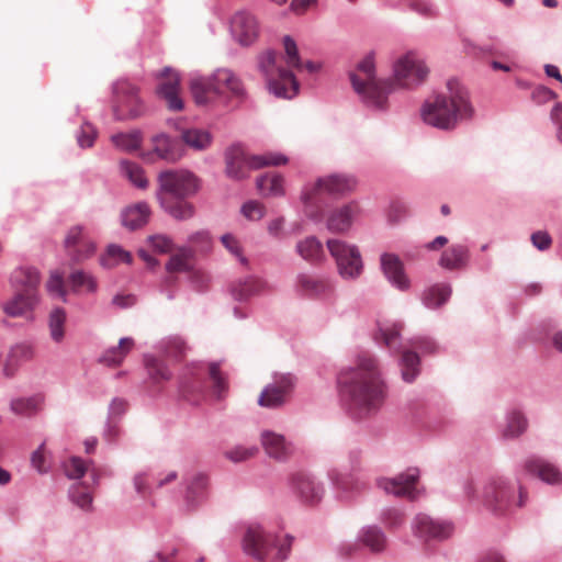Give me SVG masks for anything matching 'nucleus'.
<instances>
[{
	"label": "nucleus",
	"instance_id": "obj_4",
	"mask_svg": "<svg viewBox=\"0 0 562 562\" xmlns=\"http://www.w3.org/2000/svg\"><path fill=\"white\" fill-rule=\"evenodd\" d=\"M157 198L162 209L176 220H189L194 207L186 199L199 190L198 178L188 170H165L158 176Z\"/></svg>",
	"mask_w": 562,
	"mask_h": 562
},
{
	"label": "nucleus",
	"instance_id": "obj_63",
	"mask_svg": "<svg viewBox=\"0 0 562 562\" xmlns=\"http://www.w3.org/2000/svg\"><path fill=\"white\" fill-rule=\"evenodd\" d=\"M532 245L539 250H547L552 244V239L547 232L538 231L531 235Z\"/></svg>",
	"mask_w": 562,
	"mask_h": 562
},
{
	"label": "nucleus",
	"instance_id": "obj_13",
	"mask_svg": "<svg viewBox=\"0 0 562 562\" xmlns=\"http://www.w3.org/2000/svg\"><path fill=\"white\" fill-rule=\"evenodd\" d=\"M114 114L119 120L135 119L143 113L138 90L127 80H117L113 87Z\"/></svg>",
	"mask_w": 562,
	"mask_h": 562
},
{
	"label": "nucleus",
	"instance_id": "obj_28",
	"mask_svg": "<svg viewBox=\"0 0 562 562\" xmlns=\"http://www.w3.org/2000/svg\"><path fill=\"white\" fill-rule=\"evenodd\" d=\"M150 215V210L147 203L140 202L135 205L126 207L122 212V224L131 231L144 226Z\"/></svg>",
	"mask_w": 562,
	"mask_h": 562
},
{
	"label": "nucleus",
	"instance_id": "obj_23",
	"mask_svg": "<svg viewBox=\"0 0 562 562\" xmlns=\"http://www.w3.org/2000/svg\"><path fill=\"white\" fill-rule=\"evenodd\" d=\"M297 289L310 297H327L333 293V286L328 280L310 274L297 277Z\"/></svg>",
	"mask_w": 562,
	"mask_h": 562
},
{
	"label": "nucleus",
	"instance_id": "obj_50",
	"mask_svg": "<svg viewBox=\"0 0 562 562\" xmlns=\"http://www.w3.org/2000/svg\"><path fill=\"white\" fill-rule=\"evenodd\" d=\"M403 326L401 324H379V335L385 346L392 347L400 337Z\"/></svg>",
	"mask_w": 562,
	"mask_h": 562
},
{
	"label": "nucleus",
	"instance_id": "obj_34",
	"mask_svg": "<svg viewBox=\"0 0 562 562\" xmlns=\"http://www.w3.org/2000/svg\"><path fill=\"white\" fill-rule=\"evenodd\" d=\"M133 347L134 340L132 338H122L117 347L110 348L103 353L101 360L108 366H119Z\"/></svg>",
	"mask_w": 562,
	"mask_h": 562
},
{
	"label": "nucleus",
	"instance_id": "obj_38",
	"mask_svg": "<svg viewBox=\"0 0 562 562\" xmlns=\"http://www.w3.org/2000/svg\"><path fill=\"white\" fill-rule=\"evenodd\" d=\"M121 170L124 177H126L135 187L145 189L148 186V180L144 175V170L135 162L128 160H122Z\"/></svg>",
	"mask_w": 562,
	"mask_h": 562
},
{
	"label": "nucleus",
	"instance_id": "obj_37",
	"mask_svg": "<svg viewBox=\"0 0 562 562\" xmlns=\"http://www.w3.org/2000/svg\"><path fill=\"white\" fill-rule=\"evenodd\" d=\"M403 380L411 383L419 373V357L416 352L404 350L401 358Z\"/></svg>",
	"mask_w": 562,
	"mask_h": 562
},
{
	"label": "nucleus",
	"instance_id": "obj_14",
	"mask_svg": "<svg viewBox=\"0 0 562 562\" xmlns=\"http://www.w3.org/2000/svg\"><path fill=\"white\" fill-rule=\"evenodd\" d=\"M418 477V469H408L405 473H402L393 479L381 477L376 483L378 486L383 488L387 494L414 499L416 494L415 486Z\"/></svg>",
	"mask_w": 562,
	"mask_h": 562
},
{
	"label": "nucleus",
	"instance_id": "obj_45",
	"mask_svg": "<svg viewBox=\"0 0 562 562\" xmlns=\"http://www.w3.org/2000/svg\"><path fill=\"white\" fill-rule=\"evenodd\" d=\"M362 543L374 552L382 551L385 548L386 539L383 532L375 528L369 527L361 537Z\"/></svg>",
	"mask_w": 562,
	"mask_h": 562
},
{
	"label": "nucleus",
	"instance_id": "obj_24",
	"mask_svg": "<svg viewBox=\"0 0 562 562\" xmlns=\"http://www.w3.org/2000/svg\"><path fill=\"white\" fill-rule=\"evenodd\" d=\"M204 381L200 373L190 369L180 380V393L191 403H198L203 395Z\"/></svg>",
	"mask_w": 562,
	"mask_h": 562
},
{
	"label": "nucleus",
	"instance_id": "obj_32",
	"mask_svg": "<svg viewBox=\"0 0 562 562\" xmlns=\"http://www.w3.org/2000/svg\"><path fill=\"white\" fill-rule=\"evenodd\" d=\"M297 254L310 262H318L324 257L322 243L314 236H310L296 244Z\"/></svg>",
	"mask_w": 562,
	"mask_h": 562
},
{
	"label": "nucleus",
	"instance_id": "obj_46",
	"mask_svg": "<svg viewBox=\"0 0 562 562\" xmlns=\"http://www.w3.org/2000/svg\"><path fill=\"white\" fill-rule=\"evenodd\" d=\"M113 144L125 151H133L140 145V133L132 132L127 134H116L112 136Z\"/></svg>",
	"mask_w": 562,
	"mask_h": 562
},
{
	"label": "nucleus",
	"instance_id": "obj_59",
	"mask_svg": "<svg viewBox=\"0 0 562 562\" xmlns=\"http://www.w3.org/2000/svg\"><path fill=\"white\" fill-rule=\"evenodd\" d=\"M86 235L83 234L82 227L75 226L71 227L66 236L65 246L67 251H71L75 247L79 246L82 239H86Z\"/></svg>",
	"mask_w": 562,
	"mask_h": 562
},
{
	"label": "nucleus",
	"instance_id": "obj_1",
	"mask_svg": "<svg viewBox=\"0 0 562 562\" xmlns=\"http://www.w3.org/2000/svg\"><path fill=\"white\" fill-rule=\"evenodd\" d=\"M428 68L416 53H407L394 64L392 80L375 77L373 53L368 54L350 74L355 91L361 100L374 109H384L387 95L395 88H413L425 81Z\"/></svg>",
	"mask_w": 562,
	"mask_h": 562
},
{
	"label": "nucleus",
	"instance_id": "obj_30",
	"mask_svg": "<svg viewBox=\"0 0 562 562\" xmlns=\"http://www.w3.org/2000/svg\"><path fill=\"white\" fill-rule=\"evenodd\" d=\"M44 404V396L36 394L30 397H19L11 401V411L24 417H32L42 411Z\"/></svg>",
	"mask_w": 562,
	"mask_h": 562
},
{
	"label": "nucleus",
	"instance_id": "obj_6",
	"mask_svg": "<svg viewBox=\"0 0 562 562\" xmlns=\"http://www.w3.org/2000/svg\"><path fill=\"white\" fill-rule=\"evenodd\" d=\"M292 541L291 536L279 537L261 525H251L244 537V550L259 561L283 562L291 551Z\"/></svg>",
	"mask_w": 562,
	"mask_h": 562
},
{
	"label": "nucleus",
	"instance_id": "obj_10",
	"mask_svg": "<svg viewBox=\"0 0 562 562\" xmlns=\"http://www.w3.org/2000/svg\"><path fill=\"white\" fill-rule=\"evenodd\" d=\"M515 488L503 477L491 480L484 487L483 501L485 506L496 514H506L514 506L521 507L525 504L526 492L520 486L518 501L514 498Z\"/></svg>",
	"mask_w": 562,
	"mask_h": 562
},
{
	"label": "nucleus",
	"instance_id": "obj_15",
	"mask_svg": "<svg viewBox=\"0 0 562 562\" xmlns=\"http://www.w3.org/2000/svg\"><path fill=\"white\" fill-rule=\"evenodd\" d=\"M293 387L291 375H279L268 384L259 395L258 404L267 408H276L283 405Z\"/></svg>",
	"mask_w": 562,
	"mask_h": 562
},
{
	"label": "nucleus",
	"instance_id": "obj_60",
	"mask_svg": "<svg viewBox=\"0 0 562 562\" xmlns=\"http://www.w3.org/2000/svg\"><path fill=\"white\" fill-rule=\"evenodd\" d=\"M151 247L161 254L169 252L172 249V240L166 235H154L149 237Z\"/></svg>",
	"mask_w": 562,
	"mask_h": 562
},
{
	"label": "nucleus",
	"instance_id": "obj_12",
	"mask_svg": "<svg viewBox=\"0 0 562 562\" xmlns=\"http://www.w3.org/2000/svg\"><path fill=\"white\" fill-rule=\"evenodd\" d=\"M327 248L336 260L339 274L345 279L358 278L363 269L358 248L340 239H328Z\"/></svg>",
	"mask_w": 562,
	"mask_h": 562
},
{
	"label": "nucleus",
	"instance_id": "obj_58",
	"mask_svg": "<svg viewBox=\"0 0 562 562\" xmlns=\"http://www.w3.org/2000/svg\"><path fill=\"white\" fill-rule=\"evenodd\" d=\"M46 288L49 293L56 294L60 297H64L66 294V291L64 288L63 274L57 271L52 272L49 280L47 281Z\"/></svg>",
	"mask_w": 562,
	"mask_h": 562
},
{
	"label": "nucleus",
	"instance_id": "obj_51",
	"mask_svg": "<svg viewBox=\"0 0 562 562\" xmlns=\"http://www.w3.org/2000/svg\"><path fill=\"white\" fill-rule=\"evenodd\" d=\"M70 283L74 290H86L93 292L97 289V283L93 278L82 271H75L70 276Z\"/></svg>",
	"mask_w": 562,
	"mask_h": 562
},
{
	"label": "nucleus",
	"instance_id": "obj_11",
	"mask_svg": "<svg viewBox=\"0 0 562 562\" xmlns=\"http://www.w3.org/2000/svg\"><path fill=\"white\" fill-rule=\"evenodd\" d=\"M356 188V180L352 177L344 175H331L319 178L311 188H305L302 200L305 204V213L307 216L316 218L317 213L313 207L317 203V196L322 193L327 194H346Z\"/></svg>",
	"mask_w": 562,
	"mask_h": 562
},
{
	"label": "nucleus",
	"instance_id": "obj_20",
	"mask_svg": "<svg viewBox=\"0 0 562 562\" xmlns=\"http://www.w3.org/2000/svg\"><path fill=\"white\" fill-rule=\"evenodd\" d=\"M525 471L542 482L551 485L562 484V472L553 463L540 457H531L525 461Z\"/></svg>",
	"mask_w": 562,
	"mask_h": 562
},
{
	"label": "nucleus",
	"instance_id": "obj_19",
	"mask_svg": "<svg viewBox=\"0 0 562 562\" xmlns=\"http://www.w3.org/2000/svg\"><path fill=\"white\" fill-rule=\"evenodd\" d=\"M359 213L360 207L357 202H350L334 209L327 216L328 231L335 234L348 232Z\"/></svg>",
	"mask_w": 562,
	"mask_h": 562
},
{
	"label": "nucleus",
	"instance_id": "obj_26",
	"mask_svg": "<svg viewBox=\"0 0 562 562\" xmlns=\"http://www.w3.org/2000/svg\"><path fill=\"white\" fill-rule=\"evenodd\" d=\"M267 284L263 280L257 277H248L232 284L231 293L237 301H246L250 296L265 291Z\"/></svg>",
	"mask_w": 562,
	"mask_h": 562
},
{
	"label": "nucleus",
	"instance_id": "obj_49",
	"mask_svg": "<svg viewBox=\"0 0 562 562\" xmlns=\"http://www.w3.org/2000/svg\"><path fill=\"white\" fill-rule=\"evenodd\" d=\"M330 477L336 487L341 492L359 491L361 487L359 480L352 475H342L336 472H331Z\"/></svg>",
	"mask_w": 562,
	"mask_h": 562
},
{
	"label": "nucleus",
	"instance_id": "obj_62",
	"mask_svg": "<svg viewBox=\"0 0 562 562\" xmlns=\"http://www.w3.org/2000/svg\"><path fill=\"white\" fill-rule=\"evenodd\" d=\"M222 244L225 246V248L235 255L236 257L240 258V261L243 263H246L247 260L241 256V249L239 247L238 240L231 234H225L222 236Z\"/></svg>",
	"mask_w": 562,
	"mask_h": 562
},
{
	"label": "nucleus",
	"instance_id": "obj_2",
	"mask_svg": "<svg viewBox=\"0 0 562 562\" xmlns=\"http://www.w3.org/2000/svg\"><path fill=\"white\" fill-rule=\"evenodd\" d=\"M338 382L350 408L359 415L375 411L383 403L384 383L376 360L369 353H360L355 367L342 371Z\"/></svg>",
	"mask_w": 562,
	"mask_h": 562
},
{
	"label": "nucleus",
	"instance_id": "obj_9",
	"mask_svg": "<svg viewBox=\"0 0 562 562\" xmlns=\"http://www.w3.org/2000/svg\"><path fill=\"white\" fill-rule=\"evenodd\" d=\"M259 69L265 75L267 87L278 98L292 99L297 94L299 82L292 71L278 64L274 52H266L259 57Z\"/></svg>",
	"mask_w": 562,
	"mask_h": 562
},
{
	"label": "nucleus",
	"instance_id": "obj_21",
	"mask_svg": "<svg viewBox=\"0 0 562 562\" xmlns=\"http://www.w3.org/2000/svg\"><path fill=\"white\" fill-rule=\"evenodd\" d=\"M33 357L34 349L30 344L20 342L12 346L3 361V374L8 378L13 376L19 368Z\"/></svg>",
	"mask_w": 562,
	"mask_h": 562
},
{
	"label": "nucleus",
	"instance_id": "obj_25",
	"mask_svg": "<svg viewBox=\"0 0 562 562\" xmlns=\"http://www.w3.org/2000/svg\"><path fill=\"white\" fill-rule=\"evenodd\" d=\"M261 443L267 454L282 460L290 454V446L282 435L266 430L261 434Z\"/></svg>",
	"mask_w": 562,
	"mask_h": 562
},
{
	"label": "nucleus",
	"instance_id": "obj_44",
	"mask_svg": "<svg viewBox=\"0 0 562 562\" xmlns=\"http://www.w3.org/2000/svg\"><path fill=\"white\" fill-rule=\"evenodd\" d=\"M191 251L182 248L177 254L172 255L166 265L168 272H186L191 268L190 265Z\"/></svg>",
	"mask_w": 562,
	"mask_h": 562
},
{
	"label": "nucleus",
	"instance_id": "obj_43",
	"mask_svg": "<svg viewBox=\"0 0 562 562\" xmlns=\"http://www.w3.org/2000/svg\"><path fill=\"white\" fill-rule=\"evenodd\" d=\"M209 375L213 383V393L217 398H222L228 389L226 375L221 371L220 363L209 364Z\"/></svg>",
	"mask_w": 562,
	"mask_h": 562
},
{
	"label": "nucleus",
	"instance_id": "obj_7",
	"mask_svg": "<svg viewBox=\"0 0 562 562\" xmlns=\"http://www.w3.org/2000/svg\"><path fill=\"white\" fill-rule=\"evenodd\" d=\"M191 92L198 104H207L216 98L241 97L244 87L229 69H217L211 77L191 81Z\"/></svg>",
	"mask_w": 562,
	"mask_h": 562
},
{
	"label": "nucleus",
	"instance_id": "obj_29",
	"mask_svg": "<svg viewBox=\"0 0 562 562\" xmlns=\"http://www.w3.org/2000/svg\"><path fill=\"white\" fill-rule=\"evenodd\" d=\"M207 477L204 474H196L189 483L186 494V505L188 509L196 508L206 499Z\"/></svg>",
	"mask_w": 562,
	"mask_h": 562
},
{
	"label": "nucleus",
	"instance_id": "obj_61",
	"mask_svg": "<svg viewBox=\"0 0 562 562\" xmlns=\"http://www.w3.org/2000/svg\"><path fill=\"white\" fill-rule=\"evenodd\" d=\"M95 138L94 127L90 124H85L81 127L80 134L78 135V143L80 147H91Z\"/></svg>",
	"mask_w": 562,
	"mask_h": 562
},
{
	"label": "nucleus",
	"instance_id": "obj_42",
	"mask_svg": "<svg viewBox=\"0 0 562 562\" xmlns=\"http://www.w3.org/2000/svg\"><path fill=\"white\" fill-rule=\"evenodd\" d=\"M131 254L122 249L120 246L111 245L108 247L106 254L101 258V265L106 268H112L120 262L130 263Z\"/></svg>",
	"mask_w": 562,
	"mask_h": 562
},
{
	"label": "nucleus",
	"instance_id": "obj_36",
	"mask_svg": "<svg viewBox=\"0 0 562 562\" xmlns=\"http://www.w3.org/2000/svg\"><path fill=\"white\" fill-rule=\"evenodd\" d=\"M153 150L158 158L167 161H176L180 158L175 149L173 142L164 134L153 137Z\"/></svg>",
	"mask_w": 562,
	"mask_h": 562
},
{
	"label": "nucleus",
	"instance_id": "obj_35",
	"mask_svg": "<svg viewBox=\"0 0 562 562\" xmlns=\"http://www.w3.org/2000/svg\"><path fill=\"white\" fill-rule=\"evenodd\" d=\"M451 295L448 284H436L424 292L423 301L429 308H437L445 304Z\"/></svg>",
	"mask_w": 562,
	"mask_h": 562
},
{
	"label": "nucleus",
	"instance_id": "obj_52",
	"mask_svg": "<svg viewBox=\"0 0 562 562\" xmlns=\"http://www.w3.org/2000/svg\"><path fill=\"white\" fill-rule=\"evenodd\" d=\"M187 350L184 341L180 337H172L165 345V353L168 358L180 360Z\"/></svg>",
	"mask_w": 562,
	"mask_h": 562
},
{
	"label": "nucleus",
	"instance_id": "obj_57",
	"mask_svg": "<svg viewBox=\"0 0 562 562\" xmlns=\"http://www.w3.org/2000/svg\"><path fill=\"white\" fill-rule=\"evenodd\" d=\"M257 452L258 449L256 447H235L226 452V457L234 462H240L252 458Z\"/></svg>",
	"mask_w": 562,
	"mask_h": 562
},
{
	"label": "nucleus",
	"instance_id": "obj_17",
	"mask_svg": "<svg viewBox=\"0 0 562 562\" xmlns=\"http://www.w3.org/2000/svg\"><path fill=\"white\" fill-rule=\"evenodd\" d=\"M416 533L426 540H443L451 536L453 526L451 522L431 518L426 514L415 517Z\"/></svg>",
	"mask_w": 562,
	"mask_h": 562
},
{
	"label": "nucleus",
	"instance_id": "obj_33",
	"mask_svg": "<svg viewBox=\"0 0 562 562\" xmlns=\"http://www.w3.org/2000/svg\"><path fill=\"white\" fill-rule=\"evenodd\" d=\"M283 178L277 173H266L257 179V188L265 196H279L284 193Z\"/></svg>",
	"mask_w": 562,
	"mask_h": 562
},
{
	"label": "nucleus",
	"instance_id": "obj_27",
	"mask_svg": "<svg viewBox=\"0 0 562 562\" xmlns=\"http://www.w3.org/2000/svg\"><path fill=\"white\" fill-rule=\"evenodd\" d=\"M296 493L302 501L314 504L317 503L322 495L323 488L311 476L300 473L294 477Z\"/></svg>",
	"mask_w": 562,
	"mask_h": 562
},
{
	"label": "nucleus",
	"instance_id": "obj_56",
	"mask_svg": "<svg viewBox=\"0 0 562 562\" xmlns=\"http://www.w3.org/2000/svg\"><path fill=\"white\" fill-rule=\"evenodd\" d=\"M245 217L251 221H258L265 215V206L258 201H249L241 207Z\"/></svg>",
	"mask_w": 562,
	"mask_h": 562
},
{
	"label": "nucleus",
	"instance_id": "obj_5",
	"mask_svg": "<svg viewBox=\"0 0 562 562\" xmlns=\"http://www.w3.org/2000/svg\"><path fill=\"white\" fill-rule=\"evenodd\" d=\"M11 282L14 288V294L3 303L2 310L10 317L30 319L35 306L38 304L40 273L34 268H21L13 272Z\"/></svg>",
	"mask_w": 562,
	"mask_h": 562
},
{
	"label": "nucleus",
	"instance_id": "obj_53",
	"mask_svg": "<svg viewBox=\"0 0 562 562\" xmlns=\"http://www.w3.org/2000/svg\"><path fill=\"white\" fill-rule=\"evenodd\" d=\"M88 471V465L78 457L71 458L65 463V472L70 479H80Z\"/></svg>",
	"mask_w": 562,
	"mask_h": 562
},
{
	"label": "nucleus",
	"instance_id": "obj_40",
	"mask_svg": "<svg viewBox=\"0 0 562 562\" xmlns=\"http://www.w3.org/2000/svg\"><path fill=\"white\" fill-rule=\"evenodd\" d=\"M282 43L284 48V61L286 65L297 71H303V61L300 59L299 48L295 41L291 36L285 35Z\"/></svg>",
	"mask_w": 562,
	"mask_h": 562
},
{
	"label": "nucleus",
	"instance_id": "obj_16",
	"mask_svg": "<svg viewBox=\"0 0 562 562\" xmlns=\"http://www.w3.org/2000/svg\"><path fill=\"white\" fill-rule=\"evenodd\" d=\"M160 78L161 81L157 87L158 95L166 101L168 109L172 111L182 110L183 102L179 95V75L170 68H165L160 75Z\"/></svg>",
	"mask_w": 562,
	"mask_h": 562
},
{
	"label": "nucleus",
	"instance_id": "obj_18",
	"mask_svg": "<svg viewBox=\"0 0 562 562\" xmlns=\"http://www.w3.org/2000/svg\"><path fill=\"white\" fill-rule=\"evenodd\" d=\"M232 33L239 44L251 45L259 35L256 18L245 11L237 12L232 19Z\"/></svg>",
	"mask_w": 562,
	"mask_h": 562
},
{
	"label": "nucleus",
	"instance_id": "obj_48",
	"mask_svg": "<svg viewBox=\"0 0 562 562\" xmlns=\"http://www.w3.org/2000/svg\"><path fill=\"white\" fill-rule=\"evenodd\" d=\"M527 427V422L525 417L520 413H513L508 417V422L506 428L504 430V436L507 438H515L521 435Z\"/></svg>",
	"mask_w": 562,
	"mask_h": 562
},
{
	"label": "nucleus",
	"instance_id": "obj_54",
	"mask_svg": "<svg viewBox=\"0 0 562 562\" xmlns=\"http://www.w3.org/2000/svg\"><path fill=\"white\" fill-rule=\"evenodd\" d=\"M72 502L82 509H89L92 504V496L80 484L72 487L71 491Z\"/></svg>",
	"mask_w": 562,
	"mask_h": 562
},
{
	"label": "nucleus",
	"instance_id": "obj_3",
	"mask_svg": "<svg viewBox=\"0 0 562 562\" xmlns=\"http://www.w3.org/2000/svg\"><path fill=\"white\" fill-rule=\"evenodd\" d=\"M473 113L468 90L458 81L449 80L447 91L425 101L422 120L436 128L450 131Z\"/></svg>",
	"mask_w": 562,
	"mask_h": 562
},
{
	"label": "nucleus",
	"instance_id": "obj_55",
	"mask_svg": "<svg viewBox=\"0 0 562 562\" xmlns=\"http://www.w3.org/2000/svg\"><path fill=\"white\" fill-rule=\"evenodd\" d=\"M81 241L82 243L79 246L75 247L71 251H68L76 261L90 257L95 250L94 243L89 237H86V239H82Z\"/></svg>",
	"mask_w": 562,
	"mask_h": 562
},
{
	"label": "nucleus",
	"instance_id": "obj_8",
	"mask_svg": "<svg viewBox=\"0 0 562 562\" xmlns=\"http://www.w3.org/2000/svg\"><path fill=\"white\" fill-rule=\"evenodd\" d=\"M225 159L227 176L236 180L247 178L251 170L268 166L285 165L288 162V158L279 153L250 156L239 145L228 148Z\"/></svg>",
	"mask_w": 562,
	"mask_h": 562
},
{
	"label": "nucleus",
	"instance_id": "obj_47",
	"mask_svg": "<svg viewBox=\"0 0 562 562\" xmlns=\"http://www.w3.org/2000/svg\"><path fill=\"white\" fill-rule=\"evenodd\" d=\"M146 367L148 369L149 376L157 383L167 381L171 376L168 368L161 361L155 358H147Z\"/></svg>",
	"mask_w": 562,
	"mask_h": 562
},
{
	"label": "nucleus",
	"instance_id": "obj_64",
	"mask_svg": "<svg viewBox=\"0 0 562 562\" xmlns=\"http://www.w3.org/2000/svg\"><path fill=\"white\" fill-rule=\"evenodd\" d=\"M555 98L557 93L543 86H539L532 91V99L537 103H546Z\"/></svg>",
	"mask_w": 562,
	"mask_h": 562
},
{
	"label": "nucleus",
	"instance_id": "obj_31",
	"mask_svg": "<svg viewBox=\"0 0 562 562\" xmlns=\"http://www.w3.org/2000/svg\"><path fill=\"white\" fill-rule=\"evenodd\" d=\"M468 262V248L463 245H453L445 250L439 265L449 270L463 268Z\"/></svg>",
	"mask_w": 562,
	"mask_h": 562
},
{
	"label": "nucleus",
	"instance_id": "obj_41",
	"mask_svg": "<svg viewBox=\"0 0 562 562\" xmlns=\"http://www.w3.org/2000/svg\"><path fill=\"white\" fill-rule=\"evenodd\" d=\"M66 313L63 308H55L49 315V331L54 341L60 342L65 336Z\"/></svg>",
	"mask_w": 562,
	"mask_h": 562
},
{
	"label": "nucleus",
	"instance_id": "obj_22",
	"mask_svg": "<svg viewBox=\"0 0 562 562\" xmlns=\"http://www.w3.org/2000/svg\"><path fill=\"white\" fill-rule=\"evenodd\" d=\"M381 267L385 277L400 290H406L409 281L404 273L403 263L400 258L393 254H383L381 256Z\"/></svg>",
	"mask_w": 562,
	"mask_h": 562
},
{
	"label": "nucleus",
	"instance_id": "obj_39",
	"mask_svg": "<svg viewBox=\"0 0 562 562\" xmlns=\"http://www.w3.org/2000/svg\"><path fill=\"white\" fill-rule=\"evenodd\" d=\"M183 142L198 150L205 149L211 144V135L203 130L191 128L182 133Z\"/></svg>",
	"mask_w": 562,
	"mask_h": 562
}]
</instances>
